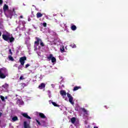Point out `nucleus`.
Returning <instances> with one entry per match:
<instances>
[{
	"label": "nucleus",
	"mask_w": 128,
	"mask_h": 128,
	"mask_svg": "<svg viewBox=\"0 0 128 128\" xmlns=\"http://www.w3.org/2000/svg\"><path fill=\"white\" fill-rule=\"evenodd\" d=\"M3 10L4 12H6V10H8V6L4 4L3 6Z\"/></svg>",
	"instance_id": "9b49d317"
},
{
	"label": "nucleus",
	"mask_w": 128,
	"mask_h": 128,
	"mask_svg": "<svg viewBox=\"0 0 128 128\" xmlns=\"http://www.w3.org/2000/svg\"><path fill=\"white\" fill-rule=\"evenodd\" d=\"M52 102V104H53V106H57L58 108H60V106L56 104V102Z\"/></svg>",
	"instance_id": "aec40b11"
},
{
	"label": "nucleus",
	"mask_w": 128,
	"mask_h": 128,
	"mask_svg": "<svg viewBox=\"0 0 128 128\" xmlns=\"http://www.w3.org/2000/svg\"><path fill=\"white\" fill-rule=\"evenodd\" d=\"M0 36H2V32L0 31Z\"/></svg>",
	"instance_id": "c9c22d12"
},
{
	"label": "nucleus",
	"mask_w": 128,
	"mask_h": 128,
	"mask_svg": "<svg viewBox=\"0 0 128 128\" xmlns=\"http://www.w3.org/2000/svg\"><path fill=\"white\" fill-rule=\"evenodd\" d=\"M39 116L41 118H46L43 113H39Z\"/></svg>",
	"instance_id": "2eb2a0df"
},
{
	"label": "nucleus",
	"mask_w": 128,
	"mask_h": 128,
	"mask_svg": "<svg viewBox=\"0 0 128 128\" xmlns=\"http://www.w3.org/2000/svg\"><path fill=\"white\" fill-rule=\"evenodd\" d=\"M30 66V64H26L25 66V68H28Z\"/></svg>",
	"instance_id": "7c9ffc66"
},
{
	"label": "nucleus",
	"mask_w": 128,
	"mask_h": 128,
	"mask_svg": "<svg viewBox=\"0 0 128 128\" xmlns=\"http://www.w3.org/2000/svg\"><path fill=\"white\" fill-rule=\"evenodd\" d=\"M4 99H5V100H7V99H8V96H6V97L4 98Z\"/></svg>",
	"instance_id": "e433bc0d"
},
{
	"label": "nucleus",
	"mask_w": 128,
	"mask_h": 128,
	"mask_svg": "<svg viewBox=\"0 0 128 128\" xmlns=\"http://www.w3.org/2000/svg\"><path fill=\"white\" fill-rule=\"evenodd\" d=\"M2 87L4 88H8V84H5L2 85Z\"/></svg>",
	"instance_id": "412c9836"
},
{
	"label": "nucleus",
	"mask_w": 128,
	"mask_h": 128,
	"mask_svg": "<svg viewBox=\"0 0 128 128\" xmlns=\"http://www.w3.org/2000/svg\"><path fill=\"white\" fill-rule=\"evenodd\" d=\"M24 18V16H20V18Z\"/></svg>",
	"instance_id": "f704fd0d"
},
{
	"label": "nucleus",
	"mask_w": 128,
	"mask_h": 128,
	"mask_svg": "<svg viewBox=\"0 0 128 128\" xmlns=\"http://www.w3.org/2000/svg\"><path fill=\"white\" fill-rule=\"evenodd\" d=\"M48 60H52V62H56V58L52 56V54H50L47 57Z\"/></svg>",
	"instance_id": "39448f33"
},
{
	"label": "nucleus",
	"mask_w": 128,
	"mask_h": 128,
	"mask_svg": "<svg viewBox=\"0 0 128 128\" xmlns=\"http://www.w3.org/2000/svg\"><path fill=\"white\" fill-rule=\"evenodd\" d=\"M36 122L38 124V126H40L42 124H40V121H38V120L37 119H36Z\"/></svg>",
	"instance_id": "a878e982"
},
{
	"label": "nucleus",
	"mask_w": 128,
	"mask_h": 128,
	"mask_svg": "<svg viewBox=\"0 0 128 128\" xmlns=\"http://www.w3.org/2000/svg\"><path fill=\"white\" fill-rule=\"evenodd\" d=\"M82 112H84V114H86L88 116V110H86V108H81Z\"/></svg>",
	"instance_id": "f8f14e48"
},
{
	"label": "nucleus",
	"mask_w": 128,
	"mask_h": 128,
	"mask_svg": "<svg viewBox=\"0 0 128 128\" xmlns=\"http://www.w3.org/2000/svg\"><path fill=\"white\" fill-rule=\"evenodd\" d=\"M9 14L10 16H14V12L12 11H9Z\"/></svg>",
	"instance_id": "bb28decb"
},
{
	"label": "nucleus",
	"mask_w": 128,
	"mask_h": 128,
	"mask_svg": "<svg viewBox=\"0 0 128 128\" xmlns=\"http://www.w3.org/2000/svg\"><path fill=\"white\" fill-rule=\"evenodd\" d=\"M9 52L10 54H11V56H12V49L9 50Z\"/></svg>",
	"instance_id": "cd10ccee"
},
{
	"label": "nucleus",
	"mask_w": 128,
	"mask_h": 128,
	"mask_svg": "<svg viewBox=\"0 0 128 128\" xmlns=\"http://www.w3.org/2000/svg\"><path fill=\"white\" fill-rule=\"evenodd\" d=\"M24 128H30V126L29 124H28V122L24 121Z\"/></svg>",
	"instance_id": "1a4fd4ad"
},
{
	"label": "nucleus",
	"mask_w": 128,
	"mask_h": 128,
	"mask_svg": "<svg viewBox=\"0 0 128 128\" xmlns=\"http://www.w3.org/2000/svg\"><path fill=\"white\" fill-rule=\"evenodd\" d=\"M42 25H43V26H44V28H46V23L44 22L43 23Z\"/></svg>",
	"instance_id": "c85d7f7f"
},
{
	"label": "nucleus",
	"mask_w": 128,
	"mask_h": 128,
	"mask_svg": "<svg viewBox=\"0 0 128 128\" xmlns=\"http://www.w3.org/2000/svg\"><path fill=\"white\" fill-rule=\"evenodd\" d=\"M4 2V1L2 0H0V6H2Z\"/></svg>",
	"instance_id": "2f4dec72"
},
{
	"label": "nucleus",
	"mask_w": 128,
	"mask_h": 128,
	"mask_svg": "<svg viewBox=\"0 0 128 128\" xmlns=\"http://www.w3.org/2000/svg\"><path fill=\"white\" fill-rule=\"evenodd\" d=\"M60 94L62 96H66V92L64 90H62L60 91Z\"/></svg>",
	"instance_id": "9d476101"
},
{
	"label": "nucleus",
	"mask_w": 128,
	"mask_h": 128,
	"mask_svg": "<svg viewBox=\"0 0 128 128\" xmlns=\"http://www.w3.org/2000/svg\"><path fill=\"white\" fill-rule=\"evenodd\" d=\"M8 58L10 60H11L12 62H14V58L12 56V55H9L8 56Z\"/></svg>",
	"instance_id": "dca6fc26"
},
{
	"label": "nucleus",
	"mask_w": 128,
	"mask_h": 128,
	"mask_svg": "<svg viewBox=\"0 0 128 128\" xmlns=\"http://www.w3.org/2000/svg\"><path fill=\"white\" fill-rule=\"evenodd\" d=\"M60 50L62 54L64 52V47L62 46V48H60Z\"/></svg>",
	"instance_id": "4be33fe9"
},
{
	"label": "nucleus",
	"mask_w": 128,
	"mask_h": 128,
	"mask_svg": "<svg viewBox=\"0 0 128 128\" xmlns=\"http://www.w3.org/2000/svg\"><path fill=\"white\" fill-rule=\"evenodd\" d=\"M70 46L72 48H76V44H71Z\"/></svg>",
	"instance_id": "b1692460"
},
{
	"label": "nucleus",
	"mask_w": 128,
	"mask_h": 128,
	"mask_svg": "<svg viewBox=\"0 0 128 128\" xmlns=\"http://www.w3.org/2000/svg\"><path fill=\"white\" fill-rule=\"evenodd\" d=\"M94 128H98V126H94Z\"/></svg>",
	"instance_id": "58836bf2"
},
{
	"label": "nucleus",
	"mask_w": 128,
	"mask_h": 128,
	"mask_svg": "<svg viewBox=\"0 0 128 128\" xmlns=\"http://www.w3.org/2000/svg\"><path fill=\"white\" fill-rule=\"evenodd\" d=\"M2 38L4 40L8 42H14V36H10V35L3 34L2 35Z\"/></svg>",
	"instance_id": "f257e3e1"
},
{
	"label": "nucleus",
	"mask_w": 128,
	"mask_h": 128,
	"mask_svg": "<svg viewBox=\"0 0 128 128\" xmlns=\"http://www.w3.org/2000/svg\"><path fill=\"white\" fill-rule=\"evenodd\" d=\"M22 114L24 118H28V120H30L32 118L30 116L28 115V113H22Z\"/></svg>",
	"instance_id": "0eeeda50"
},
{
	"label": "nucleus",
	"mask_w": 128,
	"mask_h": 128,
	"mask_svg": "<svg viewBox=\"0 0 128 128\" xmlns=\"http://www.w3.org/2000/svg\"><path fill=\"white\" fill-rule=\"evenodd\" d=\"M22 66H23L20 65V66H18V70H22Z\"/></svg>",
	"instance_id": "393cba45"
},
{
	"label": "nucleus",
	"mask_w": 128,
	"mask_h": 128,
	"mask_svg": "<svg viewBox=\"0 0 128 128\" xmlns=\"http://www.w3.org/2000/svg\"><path fill=\"white\" fill-rule=\"evenodd\" d=\"M12 12H14V8H12Z\"/></svg>",
	"instance_id": "72a5a7b5"
},
{
	"label": "nucleus",
	"mask_w": 128,
	"mask_h": 128,
	"mask_svg": "<svg viewBox=\"0 0 128 128\" xmlns=\"http://www.w3.org/2000/svg\"><path fill=\"white\" fill-rule=\"evenodd\" d=\"M71 30H76V25H72L71 26Z\"/></svg>",
	"instance_id": "f3484780"
},
{
	"label": "nucleus",
	"mask_w": 128,
	"mask_h": 128,
	"mask_svg": "<svg viewBox=\"0 0 128 128\" xmlns=\"http://www.w3.org/2000/svg\"><path fill=\"white\" fill-rule=\"evenodd\" d=\"M24 80V76H20V80Z\"/></svg>",
	"instance_id": "c756f323"
},
{
	"label": "nucleus",
	"mask_w": 128,
	"mask_h": 128,
	"mask_svg": "<svg viewBox=\"0 0 128 128\" xmlns=\"http://www.w3.org/2000/svg\"><path fill=\"white\" fill-rule=\"evenodd\" d=\"M8 76V70L6 68L0 69V78H6Z\"/></svg>",
	"instance_id": "f03ea898"
},
{
	"label": "nucleus",
	"mask_w": 128,
	"mask_h": 128,
	"mask_svg": "<svg viewBox=\"0 0 128 128\" xmlns=\"http://www.w3.org/2000/svg\"><path fill=\"white\" fill-rule=\"evenodd\" d=\"M18 120V116H15L12 118V120H13V122H16V120Z\"/></svg>",
	"instance_id": "6ab92c4d"
},
{
	"label": "nucleus",
	"mask_w": 128,
	"mask_h": 128,
	"mask_svg": "<svg viewBox=\"0 0 128 128\" xmlns=\"http://www.w3.org/2000/svg\"><path fill=\"white\" fill-rule=\"evenodd\" d=\"M26 56H24L20 58L19 62L21 66H24V62H26Z\"/></svg>",
	"instance_id": "20e7f679"
},
{
	"label": "nucleus",
	"mask_w": 128,
	"mask_h": 128,
	"mask_svg": "<svg viewBox=\"0 0 128 128\" xmlns=\"http://www.w3.org/2000/svg\"><path fill=\"white\" fill-rule=\"evenodd\" d=\"M42 14L40 12H38L36 14V18H42Z\"/></svg>",
	"instance_id": "ddd939ff"
},
{
	"label": "nucleus",
	"mask_w": 128,
	"mask_h": 128,
	"mask_svg": "<svg viewBox=\"0 0 128 128\" xmlns=\"http://www.w3.org/2000/svg\"><path fill=\"white\" fill-rule=\"evenodd\" d=\"M0 98H1L2 102H6V100H4V96H0Z\"/></svg>",
	"instance_id": "5701e85b"
},
{
	"label": "nucleus",
	"mask_w": 128,
	"mask_h": 128,
	"mask_svg": "<svg viewBox=\"0 0 128 128\" xmlns=\"http://www.w3.org/2000/svg\"><path fill=\"white\" fill-rule=\"evenodd\" d=\"M104 106L106 108V106Z\"/></svg>",
	"instance_id": "ea45409f"
},
{
	"label": "nucleus",
	"mask_w": 128,
	"mask_h": 128,
	"mask_svg": "<svg viewBox=\"0 0 128 128\" xmlns=\"http://www.w3.org/2000/svg\"><path fill=\"white\" fill-rule=\"evenodd\" d=\"M71 120V122H72V124H74V122H76V118L73 117L70 119Z\"/></svg>",
	"instance_id": "a211bd4d"
},
{
	"label": "nucleus",
	"mask_w": 128,
	"mask_h": 128,
	"mask_svg": "<svg viewBox=\"0 0 128 128\" xmlns=\"http://www.w3.org/2000/svg\"><path fill=\"white\" fill-rule=\"evenodd\" d=\"M80 88H82V87H80V86H76L75 87H74L73 91L76 92V90H80Z\"/></svg>",
	"instance_id": "4468645a"
},
{
	"label": "nucleus",
	"mask_w": 128,
	"mask_h": 128,
	"mask_svg": "<svg viewBox=\"0 0 128 128\" xmlns=\"http://www.w3.org/2000/svg\"><path fill=\"white\" fill-rule=\"evenodd\" d=\"M46 88V84H44V83H42L38 86V88H40V90H42V88Z\"/></svg>",
	"instance_id": "6e6552de"
},
{
	"label": "nucleus",
	"mask_w": 128,
	"mask_h": 128,
	"mask_svg": "<svg viewBox=\"0 0 128 128\" xmlns=\"http://www.w3.org/2000/svg\"><path fill=\"white\" fill-rule=\"evenodd\" d=\"M35 40H36V41L34 42V44L35 46H39L40 42V46H44V42H42V39H40V38L36 37Z\"/></svg>",
	"instance_id": "7ed1b4c3"
},
{
	"label": "nucleus",
	"mask_w": 128,
	"mask_h": 128,
	"mask_svg": "<svg viewBox=\"0 0 128 128\" xmlns=\"http://www.w3.org/2000/svg\"><path fill=\"white\" fill-rule=\"evenodd\" d=\"M2 116V113L1 112H0V116ZM0 123H1V121L0 120Z\"/></svg>",
	"instance_id": "473e14b6"
},
{
	"label": "nucleus",
	"mask_w": 128,
	"mask_h": 128,
	"mask_svg": "<svg viewBox=\"0 0 128 128\" xmlns=\"http://www.w3.org/2000/svg\"><path fill=\"white\" fill-rule=\"evenodd\" d=\"M67 96L68 98H69V102L70 104H74V102H72L74 100V98H72V96L70 93H67Z\"/></svg>",
	"instance_id": "423d86ee"
},
{
	"label": "nucleus",
	"mask_w": 128,
	"mask_h": 128,
	"mask_svg": "<svg viewBox=\"0 0 128 128\" xmlns=\"http://www.w3.org/2000/svg\"><path fill=\"white\" fill-rule=\"evenodd\" d=\"M30 18H29L28 19V22H30Z\"/></svg>",
	"instance_id": "4c0bfd02"
}]
</instances>
